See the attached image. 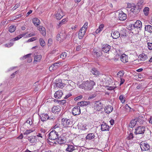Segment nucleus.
Instances as JSON below:
<instances>
[{"label":"nucleus","instance_id":"1","mask_svg":"<svg viewBox=\"0 0 152 152\" xmlns=\"http://www.w3.org/2000/svg\"><path fill=\"white\" fill-rule=\"evenodd\" d=\"M95 84V82L90 80L84 81L81 84L79 85V87L86 91H90L92 89Z\"/></svg>","mask_w":152,"mask_h":152},{"label":"nucleus","instance_id":"2","mask_svg":"<svg viewBox=\"0 0 152 152\" xmlns=\"http://www.w3.org/2000/svg\"><path fill=\"white\" fill-rule=\"evenodd\" d=\"M142 7V3H138L136 5L132 8H131L130 12L134 15H136L140 11V10Z\"/></svg>","mask_w":152,"mask_h":152},{"label":"nucleus","instance_id":"3","mask_svg":"<svg viewBox=\"0 0 152 152\" xmlns=\"http://www.w3.org/2000/svg\"><path fill=\"white\" fill-rule=\"evenodd\" d=\"M58 134L57 132L55 130H53L49 134V138L52 140H57L58 138Z\"/></svg>","mask_w":152,"mask_h":152},{"label":"nucleus","instance_id":"4","mask_svg":"<svg viewBox=\"0 0 152 152\" xmlns=\"http://www.w3.org/2000/svg\"><path fill=\"white\" fill-rule=\"evenodd\" d=\"M66 138L65 137L63 134L61 136L58 137L56 140L57 142L59 144H65L66 142Z\"/></svg>","mask_w":152,"mask_h":152},{"label":"nucleus","instance_id":"5","mask_svg":"<svg viewBox=\"0 0 152 152\" xmlns=\"http://www.w3.org/2000/svg\"><path fill=\"white\" fill-rule=\"evenodd\" d=\"M145 127L144 126H140L137 127L134 132L135 134H143L145 131Z\"/></svg>","mask_w":152,"mask_h":152},{"label":"nucleus","instance_id":"6","mask_svg":"<svg viewBox=\"0 0 152 152\" xmlns=\"http://www.w3.org/2000/svg\"><path fill=\"white\" fill-rule=\"evenodd\" d=\"M62 124L64 127H69L71 125L72 123L69 119L63 118L62 121Z\"/></svg>","mask_w":152,"mask_h":152},{"label":"nucleus","instance_id":"7","mask_svg":"<svg viewBox=\"0 0 152 152\" xmlns=\"http://www.w3.org/2000/svg\"><path fill=\"white\" fill-rule=\"evenodd\" d=\"M63 11L61 8L58 9L56 14V17L57 20H60L64 15Z\"/></svg>","mask_w":152,"mask_h":152},{"label":"nucleus","instance_id":"8","mask_svg":"<svg viewBox=\"0 0 152 152\" xmlns=\"http://www.w3.org/2000/svg\"><path fill=\"white\" fill-rule=\"evenodd\" d=\"M95 108L98 111H100L103 107V104L100 101H96L94 104Z\"/></svg>","mask_w":152,"mask_h":152},{"label":"nucleus","instance_id":"9","mask_svg":"<svg viewBox=\"0 0 152 152\" xmlns=\"http://www.w3.org/2000/svg\"><path fill=\"white\" fill-rule=\"evenodd\" d=\"M72 113L74 115H79L80 113V107L79 106H76L74 107L72 110Z\"/></svg>","mask_w":152,"mask_h":152},{"label":"nucleus","instance_id":"10","mask_svg":"<svg viewBox=\"0 0 152 152\" xmlns=\"http://www.w3.org/2000/svg\"><path fill=\"white\" fill-rule=\"evenodd\" d=\"M54 118L53 117H49L47 114L43 113L42 114L40 119L42 121H45L48 119H53Z\"/></svg>","mask_w":152,"mask_h":152},{"label":"nucleus","instance_id":"11","mask_svg":"<svg viewBox=\"0 0 152 152\" xmlns=\"http://www.w3.org/2000/svg\"><path fill=\"white\" fill-rule=\"evenodd\" d=\"M55 84L56 87L61 88H62L65 85L64 83H63L61 79L56 80L55 82Z\"/></svg>","mask_w":152,"mask_h":152},{"label":"nucleus","instance_id":"12","mask_svg":"<svg viewBox=\"0 0 152 152\" xmlns=\"http://www.w3.org/2000/svg\"><path fill=\"white\" fill-rule=\"evenodd\" d=\"M118 18L120 20L124 21L127 18L126 14L122 11H120L119 12Z\"/></svg>","mask_w":152,"mask_h":152},{"label":"nucleus","instance_id":"13","mask_svg":"<svg viewBox=\"0 0 152 152\" xmlns=\"http://www.w3.org/2000/svg\"><path fill=\"white\" fill-rule=\"evenodd\" d=\"M140 145L142 150L143 151H147L150 148V146L147 143L144 142H142Z\"/></svg>","mask_w":152,"mask_h":152},{"label":"nucleus","instance_id":"14","mask_svg":"<svg viewBox=\"0 0 152 152\" xmlns=\"http://www.w3.org/2000/svg\"><path fill=\"white\" fill-rule=\"evenodd\" d=\"M61 110V108L60 106L57 105L53 107L52 109L53 113H58Z\"/></svg>","mask_w":152,"mask_h":152},{"label":"nucleus","instance_id":"15","mask_svg":"<svg viewBox=\"0 0 152 152\" xmlns=\"http://www.w3.org/2000/svg\"><path fill=\"white\" fill-rule=\"evenodd\" d=\"M110 47H111L108 44L103 45L102 47V50L104 52L107 53L109 51Z\"/></svg>","mask_w":152,"mask_h":152},{"label":"nucleus","instance_id":"16","mask_svg":"<svg viewBox=\"0 0 152 152\" xmlns=\"http://www.w3.org/2000/svg\"><path fill=\"white\" fill-rule=\"evenodd\" d=\"M111 35L113 39H117L120 36L119 32L117 31H112L111 33Z\"/></svg>","mask_w":152,"mask_h":152},{"label":"nucleus","instance_id":"17","mask_svg":"<svg viewBox=\"0 0 152 152\" xmlns=\"http://www.w3.org/2000/svg\"><path fill=\"white\" fill-rule=\"evenodd\" d=\"M76 149L74 145L70 144L67 145V147L65 150L67 152H72Z\"/></svg>","mask_w":152,"mask_h":152},{"label":"nucleus","instance_id":"18","mask_svg":"<svg viewBox=\"0 0 152 152\" xmlns=\"http://www.w3.org/2000/svg\"><path fill=\"white\" fill-rule=\"evenodd\" d=\"M109 128V126L105 123H103L101 125V130L102 131H108Z\"/></svg>","mask_w":152,"mask_h":152},{"label":"nucleus","instance_id":"19","mask_svg":"<svg viewBox=\"0 0 152 152\" xmlns=\"http://www.w3.org/2000/svg\"><path fill=\"white\" fill-rule=\"evenodd\" d=\"M63 94L61 91H58L55 93L54 96L56 99H60L61 97Z\"/></svg>","mask_w":152,"mask_h":152},{"label":"nucleus","instance_id":"20","mask_svg":"<svg viewBox=\"0 0 152 152\" xmlns=\"http://www.w3.org/2000/svg\"><path fill=\"white\" fill-rule=\"evenodd\" d=\"M86 31V30H83L80 28L78 34V38L79 39H81L83 38L85 34Z\"/></svg>","mask_w":152,"mask_h":152},{"label":"nucleus","instance_id":"21","mask_svg":"<svg viewBox=\"0 0 152 152\" xmlns=\"http://www.w3.org/2000/svg\"><path fill=\"white\" fill-rule=\"evenodd\" d=\"M121 60L124 63L128 62V60L127 56L124 54H123L121 56Z\"/></svg>","mask_w":152,"mask_h":152},{"label":"nucleus","instance_id":"22","mask_svg":"<svg viewBox=\"0 0 152 152\" xmlns=\"http://www.w3.org/2000/svg\"><path fill=\"white\" fill-rule=\"evenodd\" d=\"M38 30L40 31L43 36H45L46 35V30L45 27L41 26H39L38 27Z\"/></svg>","mask_w":152,"mask_h":152},{"label":"nucleus","instance_id":"23","mask_svg":"<svg viewBox=\"0 0 152 152\" xmlns=\"http://www.w3.org/2000/svg\"><path fill=\"white\" fill-rule=\"evenodd\" d=\"M36 137L31 136L28 137V140L31 143H35L37 142Z\"/></svg>","mask_w":152,"mask_h":152},{"label":"nucleus","instance_id":"24","mask_svg":"<svg viewBox=\"0 0 152 152\" xmlns=\"http://www.w3.org/2000/svg\"><path fill=\"white\" fill-rule=\"evenodd\" d=\"M113 109L112 106L110 105H108L106 106L104 108V110L106 113H109L112 111Z\"/></svg>","mask_w":152,"mask_h":152},{"label":"nucleus","instance_id":"25","mask_svg":"<svg viewBox=\"0 0 152 152\" xmlns=\"http://www.w3.org/2000/svg\"><path fill=\"white\" fill-rule=\"evenodd\" d=\"M94 134L93 133H89L87 134L86 137V140H89L94 139L95 137Z\"/></svg>","mask_w":152,"mask_h":152},{"label":"nucleus","instance_id":"26","mask_svg":"<svg viewBox=\"0 0 152 152\" xmlns=\"http://www.w3.org/2000/svg\"><path fill=\"white\" fill-rule=\"evenodd\" d=\"M134 27L140 28L142 27L141 22L140 20H137L134 25Z\"/></svg>","mask_w":152,"mask_h":152},{"label":"nucleus","instance_id":"27","mask_svg":"<svg viewBox=\"0 0 152 152\" xmlns=\"http://www.w3.org/2000/svg\"><path fill=\"white\" fill-rule=\"evenodd\" d=\"M137 121L136 120H132L131 121L129 124V126L132 128L133 127L137 124Z\"/></svg>","mask_w":152,"mask_h":152},{"label":"nucleus","instance_id":"28","mask_svg":"<svg viewBox=\"0 0 152 152\" xmlns=\"http://www.w3.org/2000/svg\"><path fill=\"white\" fill-rule=\"evenodd\" d=\"M91 73L94 75L97 76L99 75V72L96 68H93L91 70Z\"/></svg>","mask_w":152,"mask_h":152},{"label":"nucleus","instance_id":"29","mask_svg":"<svg viewBox=\"0 0 152 152\" xmlns=\"http://www.w3.org/2000/svg\"><path fill=\"white\" fill-rule=\"evenodd\" d=\"M33 23L35 26L39 25L40 24L39 20L37 18H34L33 19Z\"/></svg>","mask_w":152,"mask_h":152},{"label":"nucleus","instance_id":"30","mask_svg":"<svg viewBox=\"0 0 152 152\" xmlns=\"http://www.w3.org/2000/svg\"><path fill=\"white\" fill-rule=\"evenodd\" d=\"M145 30L147 31L149 33H151L152 32V26L150 25L146 26L145 28Z\"/></svg>","mask_w":152,"mask_h":152},{"label":"nucleus","instance_id":"31","mask_svg":"<svg viewBox=\"0 0 152 152\" xmlns=\"http://www.w3.org/2000/svg\"><path fill=\"white\" fill-rule=\"evenodd\" d=\"M140 56V60L142 61H144L148 58V56L144 53H142Z\"/></svg>","mask_w":152,"mask_h":152},{"label":"nucleus","instance_id":"32","mask_svg":"<svg viewBox=\"0 0 152 152\" xmlns=\"http://www.w3.org/2000/svg\"><path fill=\"white\" fill-rule=\"evenodd\" d=\"M61 62H58L54 63L52 65L54 67V69H56L58 67L61 66Z\"/></svg>","mask_w":152,"mask_h":152},{"label":"nucleus","instance_id":"33","mask_svg":"<svg viewBox=\"0 0 152 152\" xmlns=\"http://www.w3.org/2000/svg\"><path fill=\"white\" fill-rule=\"evenodd\" d=\"M64 37L63 36L62 34L60 33L59 34H58L56 36L57 40L58 41H61V39H63Z\"/></svg>","mask_w":152,"mask_h":152},{"label":"nucleus","instance_id":"34","mask_svg":"<svg viewBox=\"0 0 152 152\" xmlns=\"http://www.w3.org/2000/svg\"><path fill=\"white\" fill-rule=\"evenodd\" d=\"M126 30L125 29L122 28L121 29L119 32L120 35L121 36H126Z\"/></svg>","mask_w":152,"mask_h":152},{"label":"nucleus","instance_id":"35","mask_svg":"<svg viewBox=\"0 0 152 152\" xmlns=\"http://www.w3.org/2000/svg\"><path fill=\"white\" fill-rule=\"evenodd\" d=\"M149 9L148 7H145L143 10L144 15L146 16H147L149 13Z\"/></svg>","mask_w":152,"mask_h":152},{"label":"nucleus","instance_id":"36","mask_svg":"<svg viewBox=\"0 0 152 152\" xmlns=\"http://www.w3.org/2000/svg\"><path fill=\"white\" fill-rule=\"evenodd\" d=\"M16 27L14 25L10 26L9 28V31L10 32H14L15 30Z\"/></svg>","mask_w":152,"mask_h":152},{"label":"nucleus","instance_id":"37","mask_svg":"<svg viewBox=\"0 0 152 152\" xmlns=\"http://www.w3.org/2000/svg\"><path fill=\"white\" fill-rule=\"evenodd\" d=\"M42 56L41 55H38L35 56L34 57V61H39L41 59Z\"/></svg>","mask_w":152,"mask_h":152},{"label":"nucleus","instance_id":"38","mask_svg":"<svg viewBox=\"0 0 152 152\" xmlns=\"http://www.w3.org/2000/svg\"><path fill=\"white\" fill-rule=\"evenodd\" d=\"M124 74V71H121L118 72L117 74L118 77L120 78H122Z\"/></svg>","mask_w":152,"mask_h":152},{"label":"nucleus","instance_id":"39","mask_svg":"<svg viewBox=\"0 0 152 152\" xmlns=\"http://www.w3.org/2000/svg\"><path fill=\"white\" fill-rule=\"evenodd\" d=\"M124 98V97L123 95H121L119 97V99L122 103H124L125 102Z\"/></svg>","mask_w":152,"mask_h":152},{"label":"nucleus","instance_id":"40","mask_svg":"<svg viewBox=\"0 0 152 152\" xmlns=\"http://www.w3.org/2000/svg\"><path fill=\"white\" fill-rule=\"evenodd\" d=\"M68 20V19L67 18H65L64 19H63L62 20H61L60 22L59 23L58 26H60L61 25L64 24Z\"/></svg>","mask_w":152,"mask_h":152},{"label":"nucleus","instance_id":"41","mask_svg":"<svg viewBox=\"0 0 152 152\" xmlns=\"http://www.w3.org/2000/svg\"><path fill=\"white\" fill-rule=\"evenodd\" d=\"M14 44L13 42H10L4 45V46L6 47L10 48Z\"/></svg>","mask_w":152,"mask_h":152},{"label":"nucleus","instance_id":"42","mask_svg":"<svg viewBox=\"0 0 152 152\" xmlns=\"http://www.w3.org/2000/svg\"><path fill=\"white\" fill-rule=\"evenodd\" d=\"M67 56V53L66 52H64L62 53L60 55V57L62 58L63 59H65Z\"/></svg>","mask_w":152,"mask_h":152},{"label":"nucleus","instance_id":"43","mask_svg":"<svg viewBox=\"0 0 152 152\" xmlns=\"http://www.w3.org/2000/svg\"><path fill=\"white\" fill-rule=\"evenodd\" d=\"M39 42L40 43V45L42 46H45V42L44 41V40L42 38H40L39 39Z\"/></svg>","mask_w":152,"mask_h":152},{"label":"nucleus","instance_id":"44","mask_svg":"<svg viewBox=\"0 0 152 152\" xmlns=\"http://www.w3.org/2000/svg\"><path fill=\"white\" fill-rule=\"evenodd\" d=\"M133 135V134L132 133H130L128 136L127 137V139L128 140L132 139L134 137Z\"/></svg>","mask_w":152,"mask_h":152},{"label":"nucleus","instance_id":"45","mask_svg":"<svg viewBox=\"0 0 152 152\" xmlns=\"http://www.w3.org/2000/svg\"><path fill=\"white\" fill-rule=\"evenodd\" d=\"M56 101L58 102H60L59 104L61 105H64L66 102V101L65 100H62L61 101H60V100H55V102Z\"/></svg>","mask_w":152,"mask_h":152},{"label":"nucleus","instance_id":"46","mask_svg":"<svg viewBox=\"0 0 152 152\" xmlns=\"http://www.w3.org/2000/svg\"><path fill=\"white\" fill-rule=\"evenodd\" d=\"M88 27V23L87 22H86L85 23L83 26L81 28V29H83V30H86L87 28Z\"/></svg>","mask_w":152,"mask_h":152},{"label":"nucleus","instance_id":"47","mask_svg":"<svg viewBox=\"0 0 152 152\" xmlns=\"http://www.w3.org/2000/svg\"><path fill=\"white\" fill-rule=\"evenodd\" d=\"M21 38V37H20L19 35L17 37H15V38H13L10 41H11V42L15 41L19 39H20Z\"/></svg>","mask_w":152,"mask_h":152},{"label":"nucleus","instance_id":"48","mask_svg":"<svg viewBox=\"0 0 152 152\" xmlns=\"http://www.w3.org/2000/svg\"><path fill=\"white\" fill-rule=\"evenodd\" d=\"M34 131V130H26V131L24 132V134L27 135L33 132Z\"/></svg>","mask_w":152,"mask_h":152},{"label":"nucleus","instance_id":"49","mask_svg":"<svg viewBox=\"0 0 152 152\" xmlns=\"http://www.w3.org/2000/svg\"><path fill=\"white\" fill-rule=\"evenodd\" d=\"M136 5L135 4H127V7L128 8H132L134 7Z\"/></svg>","mask_w":152,"mask_h":152},{"label":"nucleus","instance_id":"50","mask_svg":"<svg viewBox=\"0 0 152 152\" xmlns=\"http://www.w3.org/2000/svg\"><path fill=\"white\" fill-rule=\"evenodd\" d=\"M147 44L148 48V49L150 50H152V43L150 42H148Z\"/></svg>","mask_w":152,"mask_h":152},{"label":"nucleus","instance_id":"51","mask_svg":"<svg viewBox=\"0 0 152 152\" xmlns=\"http://www.w3.org/2000/svg\"><path fill=\"white\" fill-rule=\"evenodd\" d=\"M26 123L29 124L30 126L32 124V120L31 118H28L26 121Z\"/></svg>","mask_w":152,"mask_h":152},{"label":"nucleus","instance_id":"52","mask_svg":"<svg viewBox=\"0 0 152 152\" xmlns=\"http://www.w3.org/2000/svg\"><path fill=\"white\" fill-rule=\"evenodd\" d=\"M31 54L30 53V54H28L26 55H25V56H23V57H22V58L23 59H25L31 56Z\"/></svg>","mask_w":152,"mask_h":152},{"label":"nucleus","instance_id":"53","mask_svg":"<svg viewBox=\"0 0 152 152\" xmlns=\"http://www.w3.org/2000/svg\"><path fill=\"white\" fill-rule=\"evenodd\" d=\"M36 39H37V38L36 37H32L28 40V42H32L34 40H36Z\"/></svg>","mask_w":152,"mask_h":152},{"label":"nucleus","instance_id":"54","mask_svg":"<svg viewBox=\"0 0 152 152\" xmlns=\"http://www.w3.org/2000/svg\"><path fill=\"white\" fill-rule=\"evenodd\" d=\"M78 105H80L81 106H86L85 101L81 102L78 103Z\"/></svg>","mask_w":152,"mask_h":152},{"label":"nucleus","instance_id":"55","mask_svg":"<svg viewBox=\"0 0 152 152\" xmlns=\"http://www.w3.org/2000/svg\"><path fill=\"white\" fill-rule=\"evenodd\" d=\"M115 88V87L114 86H107V88L108 90H114Z\"/></svg>","mask_w":152,"mask_h":152},{"label":"nucleus","instance_id":"56","mask_svg":"<svg viewBox=\"0 0 152 152\" xmlns=\"http://www.w3.org/2000/svg\"><path fill=\"white\" fill-rule=\"evenodd\" d=\"M125 80L124 79L122 78H120V85L122 84L124 82Z\"/></svg>","mask_w":152,"mask_h":152},{"label":"nucleus","instance_id":"57","mask_svg":"<svg viewBox=\"0 0 152 152\" xmlns=\"http://www.w3.org/2000/svg\"><path fill=\"white\" fill-rule=\"evenodd\" d=\"M44 136V135L43 134V133H39L36 136L37 137L42 138L43 137V136Z\"/></svg>","mask_w":152,"mask_h":152},{"label":"nucleus","instance_id":"58","mask_svg":"<svg viewBox=\"0 0 152 152\" xmlns=\"http://www.w3.org/2000/svg\"><path fill=\"white\" fill-rule=\"evenodd\" d=\"M49 70L50 71H52L53 70H56L54 69V67L53 66V65H51L49 68Z\"/></svg>","mask_w":152,"mask_h":152},{"label":"nucleus","instance_id":"59","mask_svg":"<svg viewBox=\"0 0 152 152\" xmlns=\"http://www.w3.org/2000/svg\"><path fill=\"white\" fill-rule=\"evenodd\" d=\"M104 26V25L102 24L99 26V28L102 31Z\"/></svg>","mask_w":152,"mask_h":152},{"label":"nucleus","instance_id":"60","mask_svg":"<svg viewBox=\"0 0 152 152\" xmlns=\"http://www.w3.org/2000/svg\"><path fill=\"white\" fill-rule=\"evenodd\" d=\"M102 55V53H101L98 52L97 53V54H96L95 56L96 57H99Z\"/></svg>","mask_w":152,"mask_h":152},{"label":"nucleus","instance_id":"61","mask_svg":"<svg viewBox=\"0 0 152 152\" xmlns=\"http://www.w3.org/2000/svg\"><path fill=\"white\" fill-rule=\"evenodd\" d=\"M18 72V71H16L14 73H13L11 75V77L12 78H13L14 77L15 75Z\"/></svg>","mask_w":152,"mask_h":152},{"label":"nucleus","instance_id":"62","mask_svg":"<svg viewBox=\"0 0 152 152\" xmlns=\"http://www.w3.org/2000/svg\"><path fill=\"white\" fill-rule=\"evenodd\" d=\"M71 96H72V94L70 93H69V94H68L67 95H66L65 97H64V98L65 99H67L69 97Z\"/></svg>","mask_w":152,"mask_h":152},{"label":"nucleus","instance_id":"63","mask_svg":"<svg viewBox=\"0 0 152 152\" xmlns=\"http://www.w3.org/2000/svg\"><path fill=\"white\" fill-rule=\"evenodd\" d=\"M97 52L96 51V50L94 49L92 52V54L94 56H95L96 54H97Z\"/></svg>","mask_w":152,"mask_h":152},{"label":"nucleus","instance_id":"64","mask_svg":"<svg viewBox=\"0 0 152 152\" xmlns=\"http://www.w3.org/2000/svg\"><path fill=\"white\" fill-rule=\"evenodd\" d=\"M149 122L150 123L152 124V116H151L148 119Z\"/></svg>","mask_w":152,"mask_h":152}]
</instances>
